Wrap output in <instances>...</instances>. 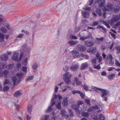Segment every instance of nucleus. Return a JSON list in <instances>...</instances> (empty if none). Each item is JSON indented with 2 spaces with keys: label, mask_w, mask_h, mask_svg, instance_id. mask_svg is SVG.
Instances as JSON below:
<instances>
[{
  "label": "nucleus",
  "mask_w": 120,
  "mask_h": 120,
  "mask_svg": "<svg viewBox=\"0 0 120 120\" xmlns=\"http://www.w3.org/2000/svg\"><path fill=\"white\" fill-rule=\"evenodd\" d=\"M24 75V74L21 72L18 73L16 74V76L20 79L22 78Z\"/></svg>",
  "instance_id": "b1692460"
},
{
  "label": "nucleus",
  "mask_w": 120,
  "mask_h": 120,
  "mask_svg": "<svg viewBox=\"0 0 120 120\" xmlns=\"http://www.w3.org/2000/svg\"><path fill=\"white\" fill-rule=\"evenodd\" d=\"M115 64L117 66H120V63L119 61L116 60Z\"/></svg>",
  "instance_id": "8fccbe9b"
},
{
  "label": "nucleus",
  "mask_w": 120,
  "mask_h": 120,
  "mask_svg": "<svg viewBox=\"0 0 120 120\" xmlns=\"http://www.w3.org/2000/svg\"><path fill=\"white\" fill-rule=\"evenodd\" d=\"M81 55L82 56L84 57V58H86V59H88L89 58V56H88V55H85L83 54H82Z\"/></svg>",
  "instance_id": "e2e57ef3"
},
{
  "label": "nucleus",
  "mask_w": 120,
  "mask_h": 120,
  "mask_svg": "<svg viewBox=\"0 0 120 120\" xmlns=\"http://www.w3.org/2000/svg\"><path fill=\"white\" fill-rule=\"evenodd\" d=\"M77 48L78 50L81 51H85L86 49L85 46L83 45L82 46L80 45H78Z\"/></svg>",
  "instance_id": "ddd939ff"
},
{
  "label": "nucleus",
  "mask_w": 120,
  "mask_h": 120,
  "mask_svg": "<svg viewBox=\"0 0 120 120\" xmlns=\"http://www.w3.org/2000/svg\"><path fill=\"white\" fill-rule=\"evenodd\" d=\"M34 78L33 76H29L26 79V81H28L29 80H31L33 79Z\"/></svg>",
  "instance_id": "f704fd0d"
},
{
  "label": "nucleus",
  "mask_w": 120,
  "mask_h": 120,
  "mask_svg": "<svg viewBox=\"0 0 120 120\" xmlns=\"http://www.w3.org/2000/svg\"><path fill=\"white\" fill-rule=\"evenodd\" d=\"M10 84V82L8 79H6L5 80L4 84L5 85L8 84Z\"/></svg>",
  "instance_id": "680f3d73"
},
{
  "label": "nucleus",
  "mask_w": 120,
  "mask_h": 120,
  "mask_svg": "<svg viewBox=\"0 0 120 120\" xmlns=\"http://www.w3.org/2000/svg\"><path fill=\"white\" fill-rule=\"evenodd\" d=\"M83 87L84 89L85 90L87 91L88 90V86L85 85V83L84 84V86H83Z\"/></svg>",
  "instance_id": "5fc2aeb1"
},
{
  "label": "nucleus",
  "mask_w": 120,
  "mask_h": 120,
  "mask_svg": "<svg viewBox=\"0 0 120 120\" xmlns=\"http://www.w3.org/2000/svg\"><path fill=\"white\" fill-rule=\"evenodd\" d=\"M113 57L111 54H108L107 55V61L110 65H112L114 63V62L112 61Z\"/></svg>",
  "instance_id": "7ed1b4c3"
},
{
  "label": "nucleus",
  "mask_w": 120,
  "mask_h": 120,
  "mask_svg": "<svg viewBox=\"0 0 120 120\" xmlns=\"http://www.w3.org/2000/svg\"><path fill=\"white\" fill-rule=\"evenodd\" d=\"M62 102V104L64 105L67 106L68 105V98L66 97L64 99Z\"/></svg>",
  "instance_id": "4be33fe9"
},
{
  "label": "nucleus",
  "mask_w": 120,
  "mask_h": 120,
  "mask_svg": "<svg viewBox=\"0 0 120 120\" xmlns=\"http://www.w3.org/2000/svg\"><path fill=\"white\" fill-rule=\"evenodd\" d=\"M22 32L24 33L25 34H26L27 35H29V32L28 31L24 30H22Z\"/></svg>",
  "instance_id": "864d4df0"
},
{
  "label": "nucleus",
  "mask_w": 120,
  "mask_h": 120,
  "mask_svg": "<svg viewBox=\"0 0 120 120\" xmlns=\"http://www.w3.org/2000/svg\"><path fill=\"white\" fill-rule=\"evenodd\" d=\"M0 59L2 61L6 60L8 59V56L6 54H4L2 57H0Z\"/></svg>",
  "instance_id": "6ab92c4d"
},
{
  "label": "nucleus",
  "mask_w": 120,
  "mask_h": 120,
  "mask_svg": "<svg viewBox=\"0 0 120 120\" xmlns=\"http://www.w3.org/2000/svg\"><path fill=\"white\" fill-rule=\"evenodd\" d=\"M24 34H19V35L16 36V38H22Z\"/></svg>",
  "instance_id": "13d9d810"
},
{
  "label": "nucleus",
  "mask_w": 120,
  "mask_h": 120,
  "mask_svg": "<svg viewBox=\"0 0 120 120\" xmlns=\"http://www.w3.org/2000/svg\"><path fill=\"white\" fill-rule=\"evenodd\" d=\"M56 107L59 110L60 109H61V102H59L56 105Z\"/></svg>",
  "instance_id": "2f4dec72"
},
{
  "label": "nucleus",
  "mask_w": 120,
  "mask_h": 120,
  "mask_svg": "<svg viewBox=\"0 0 120 120\" xmlns=\"http://www.w3.org/2000/svg\"><path fill=\"white\" fill-rule=\"evenodd\" d=\"M92 89H94L96 90V91L98 93L99 92L97 91V90H100V88L98 87H95L94 86H92L91 87Z\"/></svg>",
  "instance_id": "09e8293b"
},
{
  "label": "nucleus",
  "mask_w": 120,
  "mask_h": 120,
  "mask_svg": "<svg viewBox=\"0 0 120 120\" xmlns=\"http://www.w3.org/2000/svg\"><path fill=\"white\" fill-rule=\"evenodd\" d=\"M12 79L13 83L14 86L16 85L17 84H18L19 82H17V79L16 77L13 76L12 77Z\"/></svg>",
  "instance_id": "dca6fc26"
},
{
  "label": "nucleus",
  "mask_w": 120,
  "mask_h": 120,
  "mask_svg": "<svg viewBox=\"0 0 120 120\" xmlns=\"http://www.w3.org/2000/svg\"><path fill=\"white\" fill-rule=\"evenodd\" d=\"M79 66L78 64H75L74 65L71 66L70 67L71 70L72 71H76L79 68Z\"/></svg>",
  "instance_id": "4468645a"
},
{
  "label": "nucleus",
  "mask_w": 120,
  "mask_h": 120,
  "mask_svg": "<svg viewBox=\"0 0 120 120\" xmlns=\"http://www.w3.org/2000/svg\"><path fill=\"white\" fill-rule=\"evenodd\" d=\"M71 53L74 58L78 57L79 55L78 51L77 50H74L71 51Z\"/></svg>",
  "instance_id": "6e6552de"
},
{
  "label": "nucleus",
  "mask_w": 120,
  "mask_h": 120,
  "mask_svg": "<svg viewBox=\"0 0 120 120\" xmlns=\"http://www.w3.org/2000/svg\"><path fill=\"white\" fill-rule=\"evenodd\" d=\"M14 64H12L7 65V68L9 69H11L13 68Z\"/></svg>",
  "instance_id": "a18cd8bd"
},
{
  "label": "nucleus",
  "mask_w": 120,
  "mask_h": 120,
  "mask_svg": "<svg viewBox=\"0 0 120 120\" xmlns=\"http://www.w3.org/2000/svg\"><path fill=\"white\" fill-rule=\"evenodd\" d=\"M72 108L75 109L77 110L78 109V107L77 105L76 104H74L72 105L71 106Z\"/></svg>",
  "instance_id": "37998d69"
},
{
  "label": "nucleus",
  "mask_w": 120,
  "mask_h": 120,
  "mask_svg": "<svg viewBox=\"0 0 120 120\" xmlns=\"http://www.w3.org/2000/svg\"><path fill=\"white\" fill-rule=\"evenodd\" d=\"M120 19V15H116L111 20L112 23L116 22Z\"/></svg>",
  "instance_id": "423d86ee"
},
{
  "label": "nucleus",
  "mask_w": 120,
  "mask_h": 120,
  "mask_svg": "<svg viewBox=\"0 0 120 120\" xmlns=\"http://www.w3.org/2000/svg\"><path fill=\"white\" fill-rule=\"evenodd\" d=\"M82 13L85 18H87L90 15L89 13L87 11H82Z\"/></svg>",
  "instance_id": "a211bd4d"
},
{
  "label": "nucleus",
  "mask_w": 120,
  "mask_h": 120,
  "mask_svg": "<svg viewBox=\"0 0 120 120\" xmlns=\"http://www.w3.org/2000/svg\"><path fill=\"white\" fill-rule=\"evenodd\" d=\"M71 38L72 39H78V38L75 35H73L72 34L71 35Z\"/></svg>",
  "instance_id": "052dcab7"
},
{
  "label": "nucleus",
  "mask_w": 120,
  "mask_h": 120,
  "mask_svg": "<svg viewBox=\"0 0 120 120\" xmlns=\"http://www.w3.org/2000/svg\"><path fill=\"white\" fill-rule=\"evenodd\" d=\"M57 96L56 95V94H54V98H52L51 101V102L54 101V100L55 99H57Z\"/></svg>",
  "instance_id": "4d7b16f0"
},
{
  "label": "nucleus",
  "mask_w": 120,
  "mask_h": 120,
  "mask_svg": "<svg viewBox=\"0 0 120 120\" xmlns=\"http://www.w3.org/2000/svg\"><path fill=\"white\" fill-rule=\"evenodd\" d=\"M38 65L36 63L35 64L32 65V68L34 69H37L38 67Z\"/></svg>",
  "instance_id": "de8ad7c7"
},
{
  "label": "nucleus",
  "mask_w": 120,
  "mask_h": 120,
  "mask_svg": "<svg viewBox=\"0 0 120 120\" xmlns=\"http://www.w3.org/2000/svg\"><path fill=\"white\" fill-rule=\"evenodd\" d=\"M93 66L94 68L97 69H100L101 68V66L99 64H98L97 66L94 65Z\"/></svg>",
  "instance_id": "79ce46f5"
},
{
  "label": "nucleus",
  "mask_w": 120,
  "mask_h": 120,
  "mask_svg": "<svg viewBox=\"0 0 120 120\" xmlns=\"http://www.w3.org/2000/svg\"><path fill=\"white\" fill-rule=\"evenodd\" d=\"M55 103V101H53V102L52 103L51 106H49L47 110V112H51L52 110V107L54 105Z\"/></svg>",
  "instance_id": "412c9836"
},
{
  "label": "nucleus",
  "mask_w": 120,
  "mask_h": 120,
  "mask_svg": "<svg viewBox=\"0 0 120 120\" xmlns=\"http://www.w3.org/2000/svg\"><path fill=\"white\" fill-rule=\"evenodd\" d=\"M96 40L95 41V43L99 45L101 42L103 41L104 39L103 37H101L100 38H96Z\"/></svg>",
  "instance_id": "f8f14e48"
},
{
  "label": "nucleus",
  "mask_w": 120,
  "mask_h": 120,
  "mask_svg": "<svg viewBox=\"0 0 120 120\" xmlns=\"http://www.w3.org/2000/svg\"><path fill=\"white\" fill-rule=\"evenodd\" d=\"M96 12L100 16H101L102 15L101 13V11L100 9L99 8H97L96 9Z\"/></svg>",
  "instance_id": "c756f323"
},
{
  "label": "nucleus",
  "mask_w": 120,
  "mask_h": 120,
  "mask_svg": "<svg viewBox=\"0 0 120 120\" xmlns=\"http://www.w3.org/2000/svg\"><path fill=\"white\" fill-rule=\"evenodd\" d=\"M85 45L87 46L90 47L93 46L94 45V43L93 41H85Z\"/></svg>",
  "instance_id": "1a4fd4ad"
},
{
  "label": "nucleus",
  "mask_w": 120,
  "mask_h": 120,
  "mask_svg": "<svg viewBox=\"0 0 120 120\" xmlns=\"http://www.w3.org/2000/svg\"><path fill=\"white\" fill-rule=\"evenodd\" d=\"M106 75V72L105 71H103L101 73V75L102 76H105Z\"/></svg>",
  "instance_id": "69168bd1"
},
{
  "label": "nucleus",
  "mask_w": 120,
  "mask_h": 120,
  "mask_svg": "<svg viewBox=\"0 0 120 120\" xmlns=\"http://www.w3.org/2000/svg\"><path fill=\"white\" fill-rule=\"evenodd\" d=\"M96 56L98 60V62L100 63L102 60V59L101 56L99 53L97 52L96 55Z\"/></svg>",
  "instance_id": "2eb2a0df"
},
{
  "label": "nucleus",
  "mask_w": 120,
  "mask_h": 120,
  "mask_svg": "<svg viewBox=\"0 0 120 120\" xmlns=\"http://www.w3.org/2000/svg\"><path fill=\"white\" fill-rule=\"evenodd\" d=\"M22 70L23 71L25 72H27V68L26 67H23L22 68Z\"/></svg>",
  "instance_id": "774afa93"
},
{
  "label": "nucleus",
  "mask_w": 120,
  "mask_h": 120,
  "mask_svg": "<svg viewBox=\"0 0 120 120\" xmlns=\"http://www.w3.org/2000/svg\"><path fill=\"white\" fill-rule=\"evenodd\" d=\"M120 9V8L118 6H116L114 7V11L116 12H118Z\"/></svg>",
  "instance_id": "cd10ccee"
},
{
  "label": "nucleus",
  "mask_w": 120,
  "mask_h": 120,
  "mask_svg": "<svg viewBox=\"0 0 120 120\" xmlns=\"http://www.w3.org/2000/svg\"><path fill=\"white\" fill-rule=\"evenodd\" d=\"M9 89V87L8 86H5L3 88V90L4 92H5L7 91Z\"/></svg>",
  "instance_id": "e433bc0d"
},
{
  "label": "nucleus",
  "mask_w": 120,
  "mask_h": 120,
  "mask_svg": "<svg viewBox=\"0 0 120 120\" xmlns=\"http://www.w3.org/2000/svg\"><path fill=\"white\" fill-rule=\"evenodd\" d=\"M92 118L95 120H97L98 116L97 115L94 116V115H92L91 116Z\"/></svg>",
  "instance_id": "3c124183"
},
{
  "label": "nucleus",
  "mask_w": 120,
  "mask_h": 120,
  "mask_svg": "<svg viewBox=\"0 0 120 120\" xmlns=\"http://www.w3.org/2000/svg\"><path fill=\"white\" fill-rule=\"evenodd\" d=\"M0 30L3 33H5L7 31L6 29L4 27H2L0 29Z\"/></svg>",
  "instance_id": "7c9ffc66"
},
{
  "label": "nucleus",
  "mask_w": 120,
  "mask_h": 120,
  "mask_svg": "<svg viewBox=\"0 0 120 120\" xmlns=\"http://www.w3.org/2000/svg\"><path fill=\"white\" fill-rule=\"evenodd\" d=\"M99 91H100L102 93V94L101 96L102 98L106 96L109 94V91L105 89L100 88V90H99Z\"/></svg>",
  "instance_id": "20e7f679"
},
{
  "label": "nucleus",
  "mask_w": 120,
  "mask_h": 120,
  "mask_svg": "<svg viewBox=\"0 0 120 120\" xmlns=\"http://www.w3.org/2000/svg\"><path fill=\"white\" fill-rule=\"evenodd\" d=\"M79 94H80V96L82 99H84L85 98V94L82 92L80 91Z\"/></svg>",
  "instance_id": "a19ab883"
},
{
  "label": "nucleus",
  "mask_w": 120,
  "mask_h": 120,
  "mask_svg": "<svg viewBox=\"0 0 120 120\" xmlns=\"http://www.w3.org/2000/svg\"><path fill=\"white\" fill-rule=\"evenodd\" d=\"M78 42L76 41H70L68 42V43L70 45H76L77 44Z\"/></svg>",
  "instance_id": "393cba45"
},
{
  "label": "nucleus",
  "mask_w": 120,
  "mask_h": 120,
  "mask_svg": "<svg viewBox=\"0 0 120 120\" xmlns=\"http://www.w3.org/2000/svg\"><path fill=\"white\" fill-rule=\"evenodd\" d=\"M92 64L94 66V65H95L96 64V58H94L93 59L92 61Z\"/></svg>",
  "instance_id": "473e14b6"
},
{
  "label": "nucleus",
  "mask_w": 120,
  "mask_h": 120,
  "mask_svg": "<svg viewBox=\"0 0 120 120\" xmlns=\"http://www.w3.org/2000/svg\"><path fill=\"white\" fill-rule=\"evenodd\" d=\"M80 92V91L79 90H74L72 91V93L74 94H79Z\"/></svg>",
  "instance_id": "58836bf2"
},
{
  "label": "nucleus",
  "mask_w": 120,
  "mask_h": 120,
  "mask_svg": "<svg viewBox=\"0 0 120 120\" xmlns=\"http://www.w3.org/2000/svg\"><path fill=\"white\" fill-rule=\"evenodd\" d=\"M88 65L86 63H85L82 64L81 65V67L80 68V70H83L85 69L88 66Z\"/></svg>",
  "instance_id": "f3484780"
},
{
  "label": "nucleus",
  "mask_w": 120,
  "mask_h": 120,
  "mask_svg": "<svg viewBox=\"0 0 120 120\" xmlns=\"http://www.w3.org/2000/svg\"><path fill=\"white\" fill-rule=\"evenodd\" d=\"M23 93V91L21 90H17L14 93L13 96L14 97H19Z\"/></svg>",
  "instance_id": "39448f33"
},
{
  "label": "nucleus",
  "mask_w": 120,
  "mask_h": 120,
  "mask_svg": "<svg viewBox=\"0 0 120 120\" xmlns=\"http://www.w3.org/2000/svg\"><path fill=\"white\" fill-rule=\"evenodd\" d=\"M27 58H26L23 62V64L24 65H26L27 64Z\"/></svg>",
  "instance_id": "bf43d9fd"
},
{
  "label": "nucleus",
  "mask_w": 120,
  "mask_h": 120,
  "mask_svg": "<svg viewBox=\"0 0 120 120\" xmlns=\"http://www.w3.org/2000/svg\"><path fill=\"white\" fill-rule=\"evenodd\" d=\"M32 109V106L31 105H29L27 107V111L28 113L31 114Z\"/></svg>",
  "instance_id": "a878e982"
},
{
  "label": "nucleus",
  "mask_w": 120,
  "mask_h": 120,
  "mask_svg": "<svg viewBox=\"0 0 120 120\" xmlns=\"http://www.w3.org/2000/svg\"><path fill=\"white\" fill-rule=\"evenodd\" d=\"M115 76V74L112 73L109 75L108 76V78L109 80L112 79Z\"/></svg>",
  "instance_id": "bb28decb"
},
{
  "label": "nucleus",
  "mask_w": 120,
  "mask_h": 120,
  "mask_svg": "<svg viewBox=\"0 0 120 120\" xmlns=\"http://www.w3.org/2000/svg\"><path fill=\"white\" fill-rule=\"evenodd\" d=\"M98 28H101L103 30L105 31L106 32L107 31V30L104 28L102 26H97Z\"/></svg>",
  "instance_id": "6e6d98bb"
},
{
  "label": "nucleus",
  "mask_w": 120,
  "mask_h": 120,
  "mask_svg": "<svg viewBox=\"0 0 120 120\" xmlns=\"http://www.w3.org/2000/svg\"><path fill=\"white\" fill-rule=\"evenodd\" d=\"M101 49L102 50H105L106 49V47L104 45L102 44L101 47Z\"/></svg>",
  "instance_id": "338daca9"
},
{
  "label": "nucleus",
  "mask_w": 120,
  "mask_h": 120,
  "mask_svg": "<svg viewBox=\"0 0 120 120\" xmlns=\"http://www.w3.org/2000/svg\"><path fill=\"white\" fill-rule=\"evenodd\" d=\"M82 116L86 117H89V115L88 113L84 112H82Z\"/></svg>",
  "instance_id": "c85d7f7f"
},
{
  "label": "nucleus",
  "mask_w": 120,
  "mask_h": 120,
  "mask_svg": "<svg viewBox=\"0 0 120 120\" xmlns=\"http://www.w3.org/2000/svg\"><path fill=\"white\" fill-rule=\"evenodd\" d=\"M66 112L64 110H62L61 112V114L62 116H63L66 115L65 114Z\"/></svg>",
  "instance_id": "4c0bfd02"
},
{
  "label": "nucleus",
  "mask_w": 120,
  "mask_h": 120,
  "mask_svg": "<svg viewBox=\"0 0 120 120\" xmlns=\"http://www.w3.org/2000/svg\"><path fill=\"white\" fill-rule=\"evenodd\" d=\"M72 77L71 74L69 72H68L64 75L63 78L65 82L67 84L71 83L70 79Z\"/></svg>",
  "instance_id": "f257e3e1"
},
{
  "label": "nucleus",
  "mask_w": 120,
  "mask_h": 120,
  "mask_svg": "<svg viewBox=\"0 0 120 120\" xmlns=\"http://www.w3.org/2000/svg\"><path fill=\"white\" fill-rule=\"evenodd\" d=\"M83 104V102L82 101H78V107L79 108H81L82 110L84 111V109L85 108L84 106L82 105Z\"/></svg>",
  "instance_id": "9b49d317"
},
{
  "label": "nucleus",
  "mask_w": 120,
  "mask_h": 120,
  "mask_svg": "<svg viewBox=\"0 0 120 120\" xmlns=\"http://www.w3.org/2000/svg\"><path fill=\"white\" fill-rule=\"evenodd\" d=\"M97 48L96 47H94L92 48V53L94 54L96 51Z\"/></svg>",
  "instance_id": "ea45409f"
},
{
  "label": "nucleus",
  "mask_w": 120,
  "mask_h": 120,
  "mask_svg": "<svg viewBox=\"0 0 120 120\" xmlns=\"http://www.w3.org/2000/svg\"><path fill=\"white\" fill-rule=\"evenodd\" d=\"M98 24V22L97 21L94 22L93 23V24L92 25V26H95L97 25Z\"/></svg>",
  "instance_id": "0e129e2a"
},
{
  "label": "nucleus",
  "mask_w": 120,
  "mask_h": 120,
  "mask_svg": "<svg viewBox=\"0 0 120 120\" xmlns=\"http://www.w3.org/2000/svg\"><path fill=\"white\" fill-rule=\"evenodd\" d=\"M18 59V53L15 52L13 53V56L12 57V59L16 61Z\"/></svg>",
  "instance_id": "9d476101"
},
{
  "label": "nucleus",
  "mask_w": 120,
  "mask_h": 120,
  "mask_svg": "<svg viewBox=\"0 0 120 120\" xmlns=\"http://www.w3.org/2000/svg\"><path fill=\"white\" fill-rule=\"evenodd\" d=\"M5 35L1 33H0V43L4 41Z\"/></svg>",
  "instance_id": "aec40b11"
},
{
  "label": "nucleus",
  "mask_w": 120,
  "mask_h": 120,
  "mask_svg": "<svg viewBox=\"0 0 120 120\" xmlns=\"http://www.w3.org/2000/svg\"><path fill=\"white\" fill-rule=\"evenodd\" d=\"M69 115L71 117L73 116H74L73 112L71 109H69Z\"/></svg>",
  "instance_id": "603ef678"
},
{
  "label": "nucleus",
  "mask_w": 120,
  "mask_h": 120,
  "mask_svg": "<svg viewBox=\"0 0 120 120\" xmlns=\"http://www.w3.org/2000/svg\"><path fill=\"white\" fill-rule=\"evenodd\" d=\"M114 6L113 4H109L106 7L102 8L104 12L108 11L110 10H112L114 9Z\"/></svg>",
  "instance_id": "f03ea898"
},
{
  "label": "nucleus",
  "mask_w": 120,
  "mask_h": 120,
  "mask_svg": "<svg viewBox=\"0 0 120 120\" xmlns=\"http://www.w3.org/2000/svg\"><path fill=\"white\" fill-rule=\"evenodd\" d=\"M99 118L101 120H105V118L102 114H101L100 115Z\"/></svg>",
  "instance_id": "c9c22d12"
},
{
  "label": "nucleus",
  "mask_w": 120,
  "mask_h": 120,
  "mask_svg": "<svg viewBox=\"0 0 120 120\" xmlns=\"http://www.w3.org/2000/svg\"><path fill=\"white\" fill-rule=\"evenodd\" d=\"M115 49L116 50V54H119L120 52V46H117L116 47Z\"/></svg>",
  "instance_id": "72a5a7b5"
},
{
  "label": "nucleus",
  "mask_w": 120,
  "mask_h": 120,
  "mask_svg": "<svg viewBox=\"0 0 120 120\" xmlns=\"http://www.w3.org/2000/svg\"><path fill=\"white\" fill-rule=\"evenodd\" d=\"M103 22L104 24L108 28H110V26L107 22H106L105 21H103Z\"/></svg>",
  "instance_id": "49530a36"
},
{
  "label": "nucleus",
  "mask_w": 120,
  "mask_h": 120,
  "mask_svg": "<svg viewBox=\"0 0 120 120\" xmlns=\"http://www.w3.org/2000/svg\"><path fill=\"white\" fill-rule=\"evenodd\" d=\"M75 81L76 82L77 85H80L82 83V82L80 81H79L78 78L75 77Z\"/></svg>",
  "instance_id": "5701e85b"
},
{
  "label": "nucleus",
  "mask_w": 120,
  "mask_h": 120,
  "mask_svg": "<svg viewBox=\"0 0 120 120\" xmlns=\"http://www.w3.org/2000/svg\"><path fill=\"white\" fill-rule=\"evenodd\" d=\"M9 72L6 70H5L4 72V76L6 77L8 75L9 73Z\"/></svg>",
  "instance_id": "c03bdc74"
},
{
  "label": "nucleus",
  "mask_w": 120,
  "mask_h": 120,
  "mask_svg": "<svg viewBox=\"0 0 120 120\" xmlns=\"http://www.w3.org/2000/svg\"><path fill=\"white\" fill-rule=\"evenodd\" d=\"M88 38H90L91 39H93L91 34L89 33L88 35L84 37H81L80 38V40H81L83 41L85 39H86Z\"/></svg>",
  "instance_id": "0eeeda50"
}]
</instances>
